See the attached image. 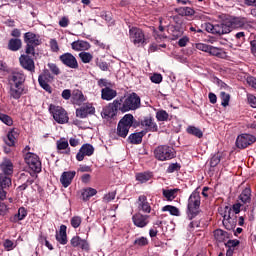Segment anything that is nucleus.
Instances as JSON below:
<instances>
[{"label": "nucleus", "mask_w": 256, "mask_h": 256, "mask_svg": "<svg viewBox=\"0 0 256 256\" xmlns=\"http://www.w3.org/2000/svg\"><path fill=\"white\" fill-rule=\"evenodd\" d=\"M23 95V86L17 84H10V97L12 99H21Z\"/></svg>", "instance_id": "30"}, {"label": "nucleus", "mask_w": 256, "mask_h": 256, "mask_svg": "<svg viewBox=\"0 0 256 256\" xmlns=\"http://www.w3.org/2000/svg\"><path fill=\"white\" fill-rule=\"evenodd\" d=\"M55 239L58 243H60V245H67V226H65V224H62V226H60V232L59 234L55 235Z\"/></svg>", "instance_id": "23"}, {"label": "nucleus", "mask_w": 256, "mask_h": 256, "mask_svg": "<svg viewBox=\"0 0 256 256\" xmlns=\"http://www.w3.org/2000/svg\"><path fill=\"white\" fill-rule=\"evenodd\" d=\"M179 13L185 17H193V15H195V10L191 7H182L179 8Z\"/></svg>", "instance_id": "45"}, {"label": "nucleus", "mask_w": 256, "mask_h": 256, "mask_svg": "<svg viewBox=\"0 0 256 256\" xmlns=\"http://www.w3.org/2000/svg\"><path fill=\"white\" fill-rule=\"evenodd\" d=\"M60 61L65 65L66 67H69L70 69H78L79 63L77 62V58L73 56L71 53H64L60 55L59 57Z\"/></svg>", "instance_id": "14"}, {"label": "nucleus", "mask_w": 256, "mask_h": 256, "mask_svg": "<svg viewBox=\"0 0 256 256\" xmlns=\"http://www.w3.org/2000/svg\"><path fill=\"white\" fill-rule=\"evenodd\" d=\"M214 238L218 243H224L228 239H231V233L221 230V228H217V230L213 231Z\"/></svg>", "instance_id": "21"}, {"label": "nucleus", "mask_w": 256, "mask_h": 256, "mask_svg": "<svg viewBox=\"0 0 256 256\" xmlns=\"http://www.w3.org/2000/svg\"><path fill=\"white\" fill-rule=\"evenodd\" d=\"M131 127L136 129V127H139V122L135 121L133 114H126L118 122L117 129H131Z\"/></svg>", "instance_id": "11"}, {"label": "nucleus", "mask_w": 256, "mask_h": 256, "mask_svg": "<svg viewBox=\"0 0 256 256\" xmlns=\"http://www.w3.org/2000/svg\"><path fill=\"white\" fill-rule=\"evenodd\" d=\"M85 101V96L83 95V92L76 90L72 93V103L74 105H81Z\"/></svg>", "instance_id": "35"}, {"label": "nucleus", "mask_w": 256, "mask_h": 256, "mask_svg": "<svg viewBox=\"0 0 256 256\" xmlns=\"http://www.w3.org/2000/svg\"><path fill=\"white\" fill-rule=\"evenodd\" d=\"M48 67H49L51 73H53L54 75H59V73H61V70H59V67H57L53 63H49Z\"/></svg>", "instance_id": "63"}, {"label": "nucleus", "mask_w": 256, "mask_h": 256, "mask_svg": "<svg viewBox=\"0 0 256 256\" xmlns=\"http://www.w3.org/2000/svg\"><path fill=\"white\" fill-rule=\"evenodd\" d=\"M162 212H169L170 215L179 217L181 215L179 208L173 205H166L162 207Z\"/></svg>", "instance_id": "39"}, {"label": "nucleus", "mask_w": 256, "mask_h": 256, "mask_svg": "<svg viewBox=\"0 0 256 256\" xmlns=\"http://www.w3.org/2000/svg\"><path fill=\"white\" fill-rule=\"evenodd\" d=\"M246 81L250 87H252L253 89L256 90V78L255 77L249 76Z\"/></svg>", "instance_id": "64"}, {"label": "nucleus", "mask_w": 256, "mask_h": 256, "mask_svg": "<svg viewBox=\"0 0 256 256\" xmlns=\"http://www.w3.org/2000/svg\"><path fill=\"white\" fill-rule=\"evenodd\" d=\"M52 80H53V75H51L49 71H45L43 74H40L38 77V83L40 87H42V89H44V91H46L47 93H52L53 91V89L51 88V85H49V83H51Z\"/></svg>", "instance_id": "12"}, {"label": "nucleus", "mask_w": 256, "mask_h": 256, "mask_svg": "<svg viewBox=\"0 0 256 256\" xmlns=\"http://www.w3.org/2000/svg\"><path fill=\"white\" fill-rule=\"evenodd\" d=\"M70 243H71L73 248H79V249H81L83 251H86V252L89 251V243L87 242V240L82 239L78 235L73 236Z\"/></svg>", "instance_id": "19"}, {"label": "nucleus", "mask_w": 256, "mask_h": 256, "mask_svg": "<svg viewBox=\"0 0 256 256\" xmlns=\"http://www.w3.org/2000/svg\"><path fill=\"white\" fill-rule=\"evenodd\" d=\"M168 31L170 35H172L173 41H175V39H179V37L183 35V30L179 29L177 26H170Z\"/></svg>", "instance_id": "41"}, {"label": "nucleus", "mask_w": 256, "mask_h": 256, "mask_svg": "<svg viewBox=\"0 0 256 256\" xmlns=\"http://www.w3.org/2000/svg\"><path fill=\"white\" fill-rule=\"evenodd\" d=\"M153 177L152 172H140L136 174V180L140 182L141 184L147 183L149 180H151Z\"/></svg>", "instance_id": "32"}, {"label": "nucleus", "mask_w": 256, "mask_h": 256, "mask_svg": "<svg viewBox=\"0 0 256 256\" xmlns=\"http://www.w3.org/2000/svg\"><path fill=\"white\" fill-rule=\"evenodd\" d=\"M117 97V91L110 88H102L101 90V99L103 101H113Z\"/></svg>", "instance_id": "27"}, {"label": "nucleus", "mask_w": 256, "mask_h": 256, "mask_svg": "<svg viewBox=\"0 0 256 256\" xmlns=\"http://www.w3.org/2000/svg\"><path fill=\"white\" fill-rule=\"evenodd\" d=\"M39 243H40V244H44L45 247H46L49 251H53V250H54L53 245L49 242V240L47 239V237L44 236V235H40V236H39Z\"/></svg>", "instance_id": "49"}, {"label": "nucleus", "mask_w": 256, "mask_h": 256, "mask_svg": "<svg viewBox=\"0 0 256 256\" xmlns=\"http://www.w3.org/2000/svg\"><path fill=\"white\" fill-rule=\"evenodd\" d=\"M129 133V129H116L110 132L113 139H118V137L126 138Z\"/></svg>", "instance_id": "38"}, {"label": "nucleus", "mask_w": 256, "mask_h": 256, "mask_svg": "<svg viewBox=\"0 0 256 256\" xmlns=\"http://www.w3.org/2000/svg\"><path fill=\"white\" fill-rule=\"evenodd\" d=\"M221 158H222V154L221 153H217L215 154L211 160H210V166L212 168H215L221 161Z\"/></svg>", "instance_id": "55"}, {"label": "nucleus", "mask_w": 256, "mask_h": 256, "mask_svg": "<svg viewBox=\"0 0 256 256\" xmlns=\"http://www.w3.org/2000/svg\"><path fill=\"white\" fill-rule=\"evenodd\" d=\"M142 127H148V129H157V124L155 123V120H153L151 117H145L141 121Z\"/></svg>", "instance_id": "42"}, {"label": "nucleus", "mask_w": 256, "mask_h": 256, "mask_svg": "<svg viewBox=\"0 0 256 256\" xmlns=\"http://www.w3.org/2000/svg\"><path fill=\"white\" fill-rule=\"evenodd\" d=\"M208 53L210 55H213L214 57H219V58L225 57V52H223L221 48H217L214 46H210Z\"/></svg>", "instance_id": "44"}, {"label": "nucleus", "mask_w": 256, "mask_h": 256, "mask_svg": "<svg viewBox=\"0 0 256 256\" xmlns=\"http://www.w3.org/2000/svg\"><path fill=\"white\" fill-rule=\"evenodd\" d=\"M149 215H143L141 213H136L133 217V223L138 228H145L149 223Z\"/></svg>", "instance_id": "18"}, {"label": "nucleus", "mask_w": 256, "mask_h": 256, "mask_svg": "<svg viewBox=\"0 0 256 256\" xmlns=\"http://www.w3.org/2000/svg\"><path fill=\"white\" fill-rule=\"evenodd\" d=\"M2 174L7 176H12L14 171V165L12 164L9 158H5V160L0 164Z\"/></svg>", "instance_id": "24"}, {"label": "nucleus", "mask_w": 256, "mask_h": 256, "mask_svg": "<svg viewBox=\"0 0 256 256\" xmlns=\"http://www.w3.org/2000/svg\"><path fill=\"white\" fill-rule=\"evenodd\" d=\"M75 176H76L75 170L62 172V175H60V184H62V187L67 189L72 184Z\"/></svg>", "instance_id": "16"}, {"label": "nucleus", "mask_w": 256, "mask_h": 256, "mask_svg": "<svg viewBox=\"0 0 256 256\" xmlns=\"http://www.w3.org/2000/svg\"><path fill=\"white\" fill-rule=\"evenodd\" d=\"M117 111H121V103L118 99L105 106L101 112L103 119H113L117 115Z\"/></svg>", "instance_id": "10"}, {"label": "nucleus", "mask_w": 256, "mask_h": 256, "mask_svg": "<svg viewBox=\"0 0 256 256\" xmlns=\"http://www.w3.org/2000/svg\"><path fill=\"white\" fill-rule=\"evenodd\" d=\"M11 186H12L11 176L0 173V187L3 189H8Z\"/></svg>", "instance_id": "34"}, {"label": "nucleus", "mask_w": 256, "mask_h": 256, "mask_svg": "<svg viewBox=\"0 0 256 256\" xmlns=\"http://www.w3.org/2000/svg\"><path fill=\"white\" fill-rule=\"evenodd\" d=\"M93 153H95V148H93V145L90 144H84L79 152L77 153L76 159L81 162L83 161L85 156H93Z\"/></svg>", "instance_id": "17"}, {"label": "nucleus", "mask_w": 256, "mask_h": 256, "mask_svg": "<svg viewBox=\"0 0 256 256\" xmlns=\"http://www.w3.org/2000/svg\"><path fill=\"white\" fill-rule=\"evenodd\" d=\"M138 209L139 211H142L144 213H150L151 212V206L150 203L147 200V197L145 195H140L137 201Z\"/></svg>", "instance_id": "22"}, {"label": "nucleus", "mask_w": 256, "mask_h": 256, "mask_svg": "<svg viewBox=\"0 0 256 256\" xmlns=\"http://www.w3.org/2000/svg\"><path fill=\"white\" fill-rule=\"evenodd\" d=\"M222 24L227 27V33H231L233 29H245L247 27V18L243 17H235V16H227Z\"/></svg>", "instance_id": "5"}, {"label": "nucleus", "mask_w": 256, "mask_h": 256, "mask_svg": "<svg viewBox=\"0 0 256 256\" xmlns=\"http://www.w3.org/2000/svg\"><path fill=\"white\" fill-rule=\"evenodd\" d=\"M95 113V108L93 106H82L80 109L76 110V117H80V119H85L87 115H93Z\"/></svg>", "instance_id": "25"}, {"label": "nucleus", "mask_w": 256, "mask_h": 256, "mask_svg": "<svg viewBox=\"0 0 256 256\" xmlns=\"http://www.w3.org/2000/svg\"><path fill=\"white\" fill-rule=\"evenodd\" d=\"M24 41L26 43L27 55H35V47L41 45V38L33 32L24 34Z\"/></svg>", "instance_id": "8"}, {"label": "nucleus", "mask_w": 256, "mask_h": 256, "mask_svg": "<svg viewBox=\"0 0 256 256\" xmlns=\"http://www.w3.org/2000/svg\"><path fill=\"white\" fill-rule=\"evenodd\" d=\"M195 47H196V49H198V51H203L204 53H209V49H210L211 45H207L204 43H196Z\"/></svg>", "instance_id": "57"}, {"label": "nucleus", "mask_w": 256, "mask_h": 256, "mask_svg": "<svg viewBox=\"0 0 256 256\" xmlns=\"http://www.w3.org/2000/svg\"><path fill=\"white\" fill-rule=\"evenodd\" d=\"M97 195V189L88 187L83 190L81 197L84 201H88L91 197H95Z\"/></svg>", "instance_id": "36"}, {"label": "nucleus", "mask_w": 256, "mask_h": 256, "mask_svg": "<svg viewBox=\"0 0 256 256\" xmlns=\"http://www.w3.org/2000/svg\"><path fill=\"white\" fill-rule=\"evenodd\" d=\"M150 81H152V83L159 84L161 81H163V76L161 74L154 73L152 76H150Z\"/></svg>", "instance_id": "60"}, {"label": "nucleus", "mask_w": 256, "mask_h": 256, "mask_svg": "<svg viewBox=\"0 0 256 256\" xmlns=\"http://www.w3.org/2000/svg\"><path fill=\"white\" fill-rule=\"evenodd\" d=\"M21 67L30 73H35V61L28 55H21L19 58Z\"/></svg>", "instance_id": "15"}, {"label": "nucleus", "mask_w": 256, "mask_h": 256, "mask_svg": "<svg viewBox=\"0 0 256 256\" xmlns=\"http://www.w3.org/2000/svg\"><path fill=\"white\" fill-rule=\"evenodd\" d=\"M186 131H187L188 134L194 135L198 138H202L203 134H204V132L200 129H187Z\"/></svg>", "instance_id": "58"}, {"label": "nucleus", "mask_w": 256, "mask_h": 256, "mask_svg": "<svg viewBox=\"0 0 256 256\" xmlns=\"http://www.w3.org/2000/svg\"><path fill=\"white\" fill-rule=\"evenodd\" d=\"M21 39H11L9 41L8 47L10 51H19L21 49Z\"/></svg>", "instance_id": "43"}, {"label": "nucleus", "mask_w": 256, "mask_h": 256, "mask_svg": "<svg viewBox=\"0 0 256 256\" xmlns=\"http://www.w3.org/2000/svg\"><path fill=\"white\" fill-rule=\"evenodd\" d=\"M205 27L207 33H212L213 35H227V31H229V28L225 27L223 22L214 25L211 23H206Z\"/></svg>", "instance_id": "13"}, {"label": "nucleus", "mask_w": 256, "mask_h": 256, "mask_svg": "<svg viewBox=\"0 0 256 256\" xmlns=\"http://www.w3.org/2000/svg\"><path fill=\"white\" fill-rule=\"evenodd\" d=\"M97 85H98V87H101V88L104 87V89H109V88L113 87V83H111V81H109L105 78L99 79L97 82Z\"/></svg>", "instance_id": "51"}, {"label": "nucleus", "mask_w": 256, "mask_h": 256, "mask_svg": "<svg viewBox=\"0 0 256 256\" xmlns=\"http://www.w3.org/2000/svg\"><path fill=\"white\" fill-rule=\"evenodd\" d=\"M241 244V241L238 239H230L225 243V247L228 249H235Z\"/></svg>", "instance_id": "53"}, {"label": "nucleus", "mask_w": 256, "mask_h": 256, "mask_svg": "<svg viewBox=\"0 0 256 256\" xmlns=\"http://www.w3.org/2000/svg\"><path fill=\"white\" fill-rule=\"evenodd\" d=\"M201 196L198 191H194L190 194L187 201L186 215L188 220L195 219L201 213Z\"/></svg>", "instance_id": "1"}, {"label": "nucleus", "mask_w": 256, "mask_h": 256, "mask_svg": "<svg viewBox=\"0 0 256 256\" xmlns=\"http://www.w3.org/2000/svg\"><path fill=\"white\" fill-rule=\"evenodd\" d=\"M0 121L4 123L5 125H8V127H11L13 125V119L6 114L0 113Z\"/></svg>", "instance_id": "54"}, {"label": "nucleus", "mask_w": 256, "mask_h": 256, "mask_svg": "<svg viewBox=\"0 0 256 256\" xmlns=\"http://www.w3.org/2000/svg\"><path fill=\"white\" fill-rule=\"evenodd\" d=\"M49 113L52 115L54 121H56V123H59L60 125H65V123L69 122V116L67 115V111H65L61 106L50 104Z\"/></svg>", "instance_id": "7"}, {"label": "nucleus", "mask_w": 256, "mask_h": 256, "mask_svg": "<svg viewBox=\"0 0 256 256\" xmlns=\"http://www.w3.org/2000/svg\"><path fill=\"white\" fill-rule=\"evenodd\" d=\"M154 156L158 161H169L176 157V152L173 147L160 145L155 148Z\"/></svg>", "instance_id": "6"}, {"label": "nucleus", "mask_w": 256, "mask_h": 256, "mask_svg": "<svg viewBox=\"0 0 256 256\" xmlns=\"http://www.w3.org/2000/svg\"><path fill=\"white\" fill-rule=\"evenodd\" d=\"M71 47L74 51H89V49H91V44L87 41L78 40L74 41L71 44Z\"/></svg>", "instance_id": "28"}, {"label": "nucleus", "mask_w": 256, "mask_h": 256, "mask_svg": "<svg viewBox=\"0 0 256 256\" xmlns=\"http://www.w3.org/2000/svg\"><path fill=\"white\" fill-rule=\"evenodd\" d=\"M18 182L20 184H28V185H33L35 183V180L34 179H31V177L29 176L28 173H21L19 178H18Z\"/></svg>", "instance_id": "40"}, {"label": "nucleus", "mask_w": 256, "mask_h": 256, "mask_svg": "<svg viewBox=\"0 0 256 256\" xmlns=\"http://www.w3.org/2000/svg\"><path fill=\"white\" fill-rule=\"evenodd\" d=\"M146 133L147 130H142L141 132L130 134V136H128V142H130V144L139 145L142 143V138Z\"/></svg>", "instance_id": "29"}, {"label": "nucleus", "mask_w": 256, "mask_h": 256, "mask_svg": "<svg viewBox=\"0 0 256 256\" xmlns=\"http://www.w3.org/2000/svg\"><path fill=\"white\" fill-rule=\"evenodd\" d=\"M25 163L28 165L29 169L32 170L29 172L31 177H38L37 174L42 172V162L38 155L34 153H26L24 156Z\"/></svg>", "instance_id": "3"}, {"label": "nucleus", "mask_w": 256, "mask_h": 256, "mask_svg": "<svg viewBox=\"0 0 256 256\" xmlns=\"http://www.w3.org/2000/svg\"><path fill=\"white\" fill-rule=\"evenodd\" d=\"M10 85H21L25 83V74L23 71H13L9 77Z\"/></svg>", "instance_id": "20"}, {"label": "nucleus", "mask_w": 256, "mask_h": 256, "mask_svg": "<svg viewBox=\"0 0 256 256\" xmlns=\"http://www.w3.org/2000/svg\"><path fill=\"white\" fill-rule=\"evenodd\" d=\"M116 198V192H109L103 197V200L107 203L113 201Z\"/></svg>", "instance_id": "62"}, {"label": "nucleus", "mask_w": 256, "mask_h": 256, "mask_svg": "<svg viewBox=\"0 0 256 256\" xmlns=\"http://www.w3.org/2000/svg\"><path fill=\"white\" fill-rule=\"evenodd\" d=\"M156 119H158V121H167V119H169V113L165 110H158L156 112Z\"/></svg>", "instance_id": "52"}, {"label": "nucleus", "mask_w": 256, "mask_h": 256, "mask_svg": "<svg viewBox=\"0 0 256 256\" xmlns=\"http://www.w3.org/2000/svg\"><path fill=\"white\" fill-rule=\"evenodd\" d=\"M120 103V111L122 113H127L129 111H137L141 107V98L137 93H132L126 97H121L117 99Z\"/></svg>", "instance_id": "2"}, {"label": "nucleus", "mask_w": 256, "mask_h": 256, "mask_svg": "<svg viewBox=\"0 0 256 256\" xmlns=\"http://www.w3.org/2000/svg\"><path fill=\"white\" fill-rule=\"evenodd\" d=\"M223 226L228 231H233L237 227V217L223 219Z\"/></svg>", "instance_id": "33"}, {"label": "nucleus", "mask_w": 256, "mask_h": 256, "mask_svg": "<svg viewBox=\"0 0 256 256\" xmlns=\"http://www.w3.org/2000/svg\"><path fill=\"white\" fill-rule=\"evenodd\" d=\"M96 65L101 69V71H109V65L105 61L99 60V58L96 59Z\"/></svg>", "instance_id": "56"}, {"label": "nucleus", "mask_w": 256, "mask_h": 256, "mask_svg": "<svg viewBox=\"0 0 256 256\" xmlns=\"http://www.w3.org/2000/svg\"><path fill=\"white\" fill-rule=\"evenodd\" d=\"M16 215L21 221L24 220L25 217H27V209H25L24 207H20Z\"/></svg>", "instance_id": "61"}, {"label": "nucleus", "mask_w": 256, "mask_h": 256, "mask_svg": "<svg viewBox=\"0 0 256 256\" xmlns=\"http://www.w3.org/2000/svg\"><path fill=\"white\" fill-rule=\"evenodd\" d=\"M238 199L243 203V204H250L252 201V189L251 187H246L242 190L240 195L238 196Z\"/></svg>", "instance_id": "26"}, {"label": "nucleus", "mask_w": 256, "mask_h": 256, "mask_svg": "<svg viewBox=\"0 0 256 256\" xmlns=\"http://www.w3.org/2000/svg\"><path fill=\"white\" fill-rule=\"evenodd\" d=\"M256 143V136L250 133L239 134L235 141L236 148L245 150Z\"/></svg>", "instance_id": "9"}, {"label": "nucleus", "mask_w": 256, "mask_h": 256, "mask_svg": "<svg viewBox=\"0 0 256 256\" xmlns=\"http://www.w3.org/2000/svg\"><path fill=\"white\" fill-rule=\"evenodd\" d=\"M129 39L135 47H145L149 43L145 32L139 27H129Z\"/></svg>", "instance_id": "4"}, {"label": "nucleus", "mask_w": 256, "mask_h": 256, "mask_svg": "<svg viewBox=\"0 0 256 256\" xmlns=\"http://www.w3.org/2000/svg\"><path fill=\"white\" fill-rule=\"evenodd\" d=\"M181 167H182L181 164H178V162H175V163L169 164V166L166 169V172L168 174H173L175 172H179L181 170Z\"/></svg>", "instance_id": "48"}, {"label": "nucleus", "mask_w": 256, "mask_h": 256, "mask_svg": "<svg viewBox=\"0 0 256 256\" xmlns=\"http://www.w3.org/2000/svg\"><path fill=\"white\" fill-rule=\"evenodd\" d=\"M220 98H221L222 107H227L229 105V101H231V95H229L225 92H221Z\"/></svg>", "instance_id": "50"}, {"label": "nucleus", "mask_w": 256, "mask_h": 256, "mask_svg": "<svg viewBox=\"0 0 256 256\" xmlns=\"http://www.w3.org/2000/svg\"><path fill=\"white\" fill-rule=\"evenodd\" d=\"M19 133L16 132L14 129L10 130L7 134V137L4 138L5 143L9 146L12 147L15 145V140L18 137Z\"/></svg>", "instance_id": "31"}, {"label": "nucleus", "mask_w": 256, "mask_h": 256, "mask_svg": "<svg viewBox=\"0 0 256 256\" xmlns=\"http://www.w3.org/2000/svg\"><path fill=\"white\" fill-rule=\"evenodd\" d=\"M79 57H80L82 63H86L87 64L90 61H93V55L91 53H89V52H85V51L80 52L79 53Z\"/></svg>", "instance_id": "47"}, {"label": "nucleus", "mask_w": 256, "mask_h": 256, "mask_svg": "<svg viewBox=\"0 0 256 256\" xmlns=\"http://www.w3.org/2000/svg\"><path fill=\"white\" fill-rule=\"evenodd\" d=\"M81 223H82V219H81V217H79V216H75V217H73V218L71 219V226H72L73 228H75V229H77L78 227H80Z\"/></svg>", "instance_id": "59"}, {"label": "nucleus", "mask_w": 256, "mask_h": 256, "mask_svg": "<svg viewBox=\"0 0 256 256\" xmlns=\"http://www.w3.org/2000/svg\"><path fill=\"white\" fill-rule=\"evenodd\" d=\"M148 244H149V241H148L147 237H145V236L138 237L134 241V246H137L140 248L146 247V246H148Z\"/></svg>", "instance_id": "46"}, {"label": "nucleus", "mask_w": 256, "mask_h": 256, "mask_svg": "<svg viewBox=\"0 0 256 256\" xmlns=\"http://www.w3.org/2000/svg\"><path fill=\"white\" fill-rule=\"evenodd\" d=\"M178 192V189H163L162 195L167 199L168 201H172L176 199V193Z\"/></svg>", "instance_id": "37"}]
</instances>
